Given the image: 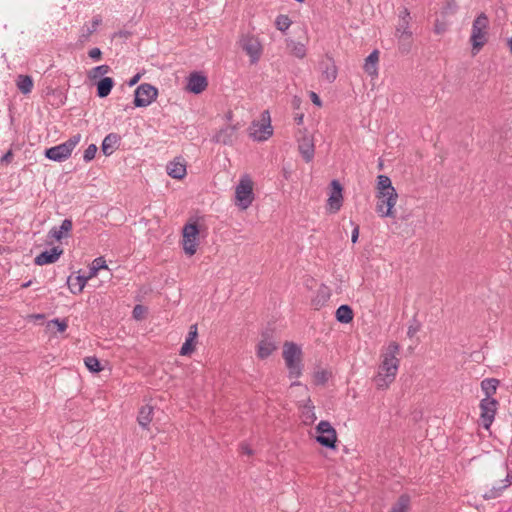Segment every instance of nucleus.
<instances>
[{
	"label": "nucleus",
	"instance_id": "nucleus-1",
	"mask_svg": "<svg viewBox=\"0 0 512 512\" xmlns=\"http://www.w3.org/2000/svg\"><path fill=\"white\" fill-rule=\"evenodd\" d=\"M400 349V345L392 341L382 352L379 372L375 377V382L379 389L387 388L395 380L400 365V359L397 358Z\"/></svg>",
	"mask_w": 512,
	"mask_h": 512
},
{
	"label": "nucleus",
	"instance_id": "nucleus-2",
	"mask_svg": "<svg viewBox=\"0 0 512 512\" xmlns=\"http://www.w3.org/2000/svg\"><path fill=\"white\" fill-rule=\"evenodd\" d=\"M282 356L288 369V377L296 379L301 377L304 369L301 347L294 342L286 341L283 345Z\"/></svg>",
	"mask_w": 512,
	"mask_h": 512
},
{
	"label": "nucleus",
	"instance_id": "nucleus-3",
	"mask_svg": "<svg viewBox=\"0 0 512 512\" xmlns=\"http://www.w3.org/2000/svg\"><path fill=\"white\" fill-rule=\"evenodd\" d=\"M489 19L484 12H481L473 21L470 42L475 55L487 43V30Z\"/></svg>",
	"mask_w": 512,
	"mask_h": 512
},
{
	"label": "nucleus",
	"instance_id": "nucleus-4",
	"mask_svg": "<svg viewBox=\"0 0 512 512\" xmlns=\"http://www.w3.org/2000/svg\"><path fill=\"white\" fill-rule=\"evenodd\" d=\"M80 140H81V134L77 133V134L71 136L65 142L45 149L44 156L47 159L54 161V162L66 161L71 156L73 150L79 144Z\"/></svg>",
	"mask_w": 512,
	"mask_h": 512
},
{
	"label": "nucleus",
	"instance_id": "nucleus-5",
	"mask_svg": "<svg viewBox=\"0 0 512 512\" xmlns=\"http://www.w3.org/2000/svg\"><path fill=\"white\" fill-rule=\"evenodd\" d=\"M200 227L197 221L188 222L182 229V245L184 252L193 256L197 251Z\"/></svg>",
	"mask_w": 512,
	"mask_h": 512
},
{
	"label": "nucleus",
	"instance_id": "nucleus-6",
	"mask_svg": "<svg viewBox=\"0 0 512 512\" xmlns=\"http://www.w3.org/2000/svg\"><path fill=\"white\" fill-rule=\"evenodd\" d=\"M317 436L316 441L327 449H335L337 442V433L330 422L321 420L315 428Z\"/></svg>",
	"mask_w": 512,
	"mask_h": 512
},
{
	"label": "nucleus",
	"instance_id": "nucleus-7",
	"mask_svg": "<svg viewBox=\"0 0 512 512\" xmlns=\"http://www.w3.org/2000/svg\"><path fill=\"white\" fill-rule=\"evenodd\" d=\"M377 205H376V211L379 214V216L386 218V217H395L394 212V206L398 199L397 192L393 193H382L377 195Z\"/></svg>",
	"mask_w": 512,
	"mask_h": 512
},
{
	"label": "nucleus",
	"instance_id": "nucleus-8",
	"mask_svg": "<svg viewBox=\"0 0 512 512\" xmlns=\"http://www.w3.org/2000/svg\"><path fill=\"white\" fill-rule=\"evenodd\" d=\"M252 126L256 127L253 132H250V136L258 141H265L273 134V128L271 126V118L268 110L261 113V122H252Z\"/></svg>",
	"mask_w": 512,
	"mask_h": 512
},
{
	"label": "nucleus",
	"instance_id": "nucleus-9",
	"mask_svg": "<svg viewBox=\"0 0 512 512\" xmlns=\"http://www.w3.org/2000/svg\"><path fill=\"white\" fill-rule=\"evenodd\" d=\"M235 197L241 209H247L254 200L253 185L250 179H241L236 186Z\"/></svg>",
	"mask_w": 512,
	"mask_h": 512
},
{
	"label": "nucleus",
	"instance_id": "nucleus-10",
	"mask_svg": "<svg viewBox=\"0 0 512 512\" xmlns=\"http://www.w3.org/2000/svg\"><path fill=\"white\" fill-rule=\"evenodd\" d=\"M158 95L156 87L144 83L139 85L134 92V105L136 107L148 106Z\"/></svg>",
	"mask_w": 512,
	"mask_h": 512
},
{
	"label": "nucleus",
	"instance_id": "nucleus-11",
	"mask_svg": "<svg viewBox=\"0 0 512 512\" xmlns=\"http://www.w3.org/2000/svg\"><path fill=\"white\" fill-rule=\"evenodd\" d=\"M499 402L496 399L483 398L480 401V420L483 428L489 429L495 419Z\"/></svg>",
	"mask_w": 512,
	"mask_h": 512
},
{
	"label": "nucleus",
	"instance_id": "nucleus-12",
	"mask_svg": "<svg viewBox=\"0 0 512 512\" xmlns=\"http://www.w3.org/2000/svg\"><path fill=\"white\" fill-rule=\"evenodd\" d=\"M238 124L226 125L211 138V141L225 146H232L238 139Z\"/></svg>",
	"mask_w": 512,
	"mask_h": 512
},
{
	"label": "nucleus",
	"instance_id": "nucleus-13",
	"mask_svg": "<svg viewBox=\"0 0 512 512\" xmlns=\"http://www.w3.org/2000/svg\"><path fill=\"white\" fill-rule=\"evenodd\" d=\"M277 349L273 331L266 330L261 334V340L258 343L257 356L260 359L268 358Z\"/></svg>",
	"mask_w": 512,
	"mask_h": 512
},
{
	"label": "nucleus",
	"instance_id": "nucleus-14",
	"mask_svg": "<svg viewBox=\"0 0 512 512\" xmlns=\"http://www.w3.org/2000/svg\"><path fill=\"white\" fill-rule=\"evenodd\" d=\"M208 86V79L202 73L194 71L187 78L186 90L190 93L198 95L202 93Z\"/></svg>",
	"mask_w": 512,
	"mask_h": 512
},
{
	"label": "nucleus",
	"instance_id": "nucleus-15",
	"mask_svg": "<svg viewBox=\"0 0 512 512\" xmlns=\"http://www.w3.org/2000/svg\"><path fill=\"white\" fill-rule=\"evenodd\" d=\"M167 174L177 180L183 179L187 174V163L182 156L175 157L166 165Z\"/></svg>",
	"mask_w": 512,
	"mask_h": 512
},
{
	"label": "nucleus",
	"instance_id": "nucleus-16",
	"mask_svg": "<svg viewBox=\"0 0 512 512\" xmlns=\"http://www.w3.org/2000/svg\"><path fill=\"white\" fill-rule=\"evenodd\" d=\"M331 192L328 198V204L331 212H337L340 210L343 202V187L341 183L334 179L330 183Z\"/></svg>",
	"mask_w": 512,
	"mask_h": 512
},
{
	"label": "nucleus",
	"instance_id": "nucleus-17",
	"mask_svg": "<svg viewBox=\"0 0 512 512\" xmlns=\"http://www.w3.org/2000/svg\"><path fill=\"white\" fill-rule=\"evenodd\" d=\"M241 47L250 56L251 63H255L259 60L262 47L257 39L246 36L241 40Z\"/></svg>",
	"mask_w": 512,
	"mask_h": 512
},
{
	"label": "nucleus",
	"instance_id": "nucleus-18",
	"mask_svg": "<svg viewBox=\"0 0 512 512\" xmlns=\"http://www.w3.org/2000/svg\"><path fill=\"white\" fill-rule=\"evenodd\" d=\"M63 254V249L60 247H53L49 250L42 251L34 259V263L39 266L52 264L56 262Z\"/></svg>",
	"mask_w": 512,
	"mask_h": 512
},
{
	"label": "nucleus",
	"instance_id": "nucleus-19",
	"mask_svg": "<svg viewBox=\"0 0 512 512\" xmlns=\"http://www.w3.org/2000/svg\"><path fill=\"white\" fill-rule=\"evenodd\" d=\"M197 338H198L197 325L193 324L190 326V329H189L188 335L185 339V342L183 343V345L180 349V355L188 356V355L192 354L196 347Z\"/></svg>",
	"mask_w": 512,
	"mask_h": 512
},
{
	"label": "nucleus",
	"instance_id": "nucleus-20",
	"mask_svg": "<svg viewBox=\"0 0 512 512\" xmlns=\"http://www.w3.org/2000/svg\"><path fill=\"white\" fill-rule=\"evenodd\" d=\"M298 150L306 163L311 162L315 154V147L312 138L304 136L299 140Z\"/></svg>",
	"mask_w": 512,
	"mask_h": 512
},
{
	"label": "nucleus",
	"instance_id": "nucleus-21",
	"mask_svg": "<svg viewBox=\"0 0 512 512\" xmlns=\"http://www.w3.org/2000/svg\"><path fill=\"white\" fill-rule=\"evenodd\" d=\"M121 141V136L117 133H109L105 136L101 144V151L105 156H110L116 149H118Z\"/></svg>",
	"mask_w": 512,
	"mask_h": 512
},
{
	"label": "nucleus",
	"instance_id": "nucleus-22",
	"mask_svg": "<svg viewBox=\"0 0 512 512\" xmlns=\"http://www.w3.org/2000/svg\"><path fill=\"white\" fill-rule=\"evenodd\" d=\"M320 69L322 71L323 77L329 82L332 83L335 81L337 77V67L332 57H326L325 61H321L319 63Z\"/></svg>",
	"mask_w": 512,
	"mask_h": 512
},
{
	"label": "nucleus",
	"instance_id": "nucleus-23",
	"mask_svg": "<svg viewBox=\"0 0 512 512\" xmlns=\"http://www.w3.org/2000/svg\"><path fill=\"white\" fill-rule=\"evenodd\" d=\"M89 279L90 278H87V276H83V275H77L75 277L70 275L67 278V286L72 294L77 295L83 291V289Z\"/></svg>",
	"mask_w": 512,
	"mask_h": 512
},
{
	"label": "nucleus",
	"instance_id": "nucleus-24",
	"mask_svg": "<svg viewBox=\"0 0 512 512\" xmlns=\"http://www.w3.org/2000/svg\"><path fill=\"white\" fill-rule=\"evenodd\" d=\"M114 84H115V82H114L113 78H111V77L104 76V77L100 78L96 82L97 96L99 98L107 97L111 93V91L114 87Z\"/></svg>",
	"mask_w": 512,
	"mask_h": 512
},
{
	"label": "nucleus",
	"instance_id": "nucleus-25",
	"mask_svg": "<svg viewBox=\"0 0 512 512\" xmlns=\"http://www.w3.org/2000/svg\"><path fill=\"white\" fill-rule=\"evenodd\" d=\"M335 318L339 323L349 324L354 318L353 309L347 304H342L337 308Z\"/></svg>",
	"mask_w": 512,
	"mask_h": 512
},
{
	"label": "nucleus",
	"instance_id": "nucleus-26",
	"mask_svg": "<svg viewBox=\"0 0 512 512\" xmlns=\"http://www.w3.org/2000/svg\"><path fill=\"white\" fill-rule=\"evenodd\" d=\"M500 384V381L496 378H485L481 381V390L483 391L485 397L489 400L494 399L493 395L496 393L497 388Z\"/></svg>",
	"mask_w": 512,
	"mask_h": 512
},
{
	"label": "nucleus",
	"instance_id": "nucleus-27",
	"mask_svg": "<svg viewBox=\"0 0 512 512\" xmlns=\"http://www.w3.org/2000/svg\"><path fill=\"white\" fill-rule=\"evenodd\" d=\"M73 226L71 219H64L59 227H53L49 234L51 237L60 241L63 237H65L69 231H71Z\"/></svg>",
	"mask_w": 512,
	"mask_h": 512
},
{
	"label": "nucleus",
	"instance_id": "nucleus-28",
	"mask_svg": "<svg viewBox=\"0 0 512 512\" xmlns=\"http://www.w3.org/2000/svg\"><path fill=\"white\" fill-rule=\"evenodd\" d=\"M101 23L102 17L100 15L94 16L91 23L89 25H84L82 28V34L80 35L79 41L82 43L87 41L90 36L97 30Z\"/></svg>",
	"mask_w": 512,
	"mask_h": 512
},
{
	"label": "nucleus",
	"instance_id": "nucleus-29",
	"mask_svg": "<svg viewBox=\"0 0 512 512\" xmlns=\"http://www.w3.org/2000/svg\"><path fill=\"white\" fill-rule=\"evenodd\" d=\"M15 82L18 90L21 93H23L24 95L31 93L34 86V81L30 75L20 74L17 76Z\"/></svg>",
	"mask_w": 512,
	"mask_h": 512
},
{
	"label": "nucleus",
	"instance_id": "nucleus-30",
	"mask_svg": "<svg viewBox=\"0 0 512 512\" xmlns=\"http://www.w3.org/2000/svg\"><path fill=\"white\" fill-rule=\"evenodd\" d=\"M379 61L378 50H373L365 59L364 70L370 76L377 75V63Z\"/></svg>",
	"mask_w": 512,
	"mask_h": 512
},
{
	"label": "nucleus",
	"instance_id": "nucleus-31",
	"mask_svg": "<svg viewBox=\"0 0 512 512\" xmlns=\"http://www.w3.org/2000/svg\"><path fill=\"white\" fill-rule=\"evenodd\" d=\"M377 195L382 193H393L396 189L393 187L391 179L387 175H378L377 177Z\"/></svg>",
	"mask_w": 512,
	"mask_h": 512
},
{
	"label": "nucleus",
	"instance_id": "nucleus-32",
	"mask_svg": "<svg viewBox=\"0 0 512 512\" xmlns=\"http://www.w3.org/2000/svg\"><path fill=\"white\" fill-rule=\"evenodd\" d=\"M330 296L331 294L329 288L325 285H322L319 288L316 297L312 300V303L316 309H319L325 305V303L330 299Z\"/></svg>",
	"mask_w": 512,
	"mask_h": 512
},
{
	"label": "nucleus",
	"instance_id": "nucleus-33",
	"mask_svg": "<svg viewBox=\"0 0 512 512\" xmlns=\"http://www.w3.org/2000/svg\"><path fill=\"white\" fill-rule=\"evenodd\" d=\"M411 498L408 494H401L392 505L390 512H407L410 507Z\"/></svg>",
	"mask_w": 512,
	"mask_h": 512
},
{
	"label": "nucleus",
	"instance_id": "nucleus-34",
	"mask_svg": "<svg viewBox=\"0 0 512 512\" xmlns=\"http://www.w3.org/2000/svg\"><path fill=\"white\" fill-rule=\"evenodd\" d=\"M153 407L149 405H145L141 407L138 414V423L142 427H147L152 420Z\"/></svg>",
	"mask_w": 512,
	"mask_h": 512
},
{
	"label": "nucleus",
	"instance_id": "nucleus-35",
	"mask_svg": "<svg viewBox=\"0 0 512 512\" xmlns=\"http://www.w3.org/2000/svg\"><path fill=\"white\" fill-rule=\"evenodd\" d=\"M101 269H108V267L104 257H97L92 261L89 267L87 278L91 279L95 277Z\"/></svg>",
	"mask_w": 512,
	"mask_h": 512
},
{
	"label": "nucleus",
	"instance_id": "nucleus-36",
	"mask_svg": "<svg viewBox=\"0 0 512 512\" xmlns=\"http://www.w3.org/2000/svg\"><path fill=\"white\" fill-rule=\"evenodd\" d=\"M110 70H111L110 66H108L107 64L99 65V66L92 68L88 72L87 76L90 80H96L100 76H104V75L108 74L110 72Z\"/></svg>",
	"mask_w": 512,
	"mask_h": 512
},
{
	"label": "nucleus",
	"instance_id": "nucleus-37",
	"mask_svg": "<svg viewBox=\"0 0 512 512\" xmlns=\"http://www.w3.org/2000/svg\"><path fill=\"white\" fill-rule=\"evenodd\" d=\"M395 35H403L406 38H412V31L410 30V20H399L396 26Z\"/></svg>",
	"mask_w": 512,
	"mask_h": 512
},
{
	"label": "nucleus",
	"instance_id": "nucleus-38",
	"mask_svg": "<svg viewBox=\"0 0 512 512\" xmlns=\"http://www.w3.org/2000/svg\"><path fill=\"white\" fill-rule=\"evenodd\" d=\"M86 368L92 373H99L102 370L99 359L95 356H88L84 358Z\"/></svg>",
	"mask_w": 512,
	"mask_h": 512
},
{
	"label": "nucleus",
	"instance_id": "nucleus-39",
	"mask_svg": "<svg viewBox=\"0 0 512 512\" xmlns=\"http://www.w3.org/2000/svg\"><path fill=\"white\" fill-rule=\"evenodd\" d=\"M303 417L305 418V424H312L316 420V415L314 413V406L310 399H308V403L305 405V410L303 411Z\"/></svg>",
	"mask_w": 512,
	"mask_h": 512
},
{
	"label": "nucleus",
	"instance_id": "nucleus-40",
	"mask_svg": "<svg viewBox=\"0 0 512 512\" xmlns=\"http://www.w3.org/2000/svg\"><path fill=\"white\" fill-rule=\"evenodd\" d=\"M291 20L287 15L280 14L276 17L275 26L281 32H285L291 25Z\"/></svg>",
	"mask_w": 512,
	"mask_h": 512
},
{
	"label": "nucleus",
	"instance_id": "nucleus-41",
	"mask_svg": "<svg viewBox=\"0 0 512 512\" xmlns=\"http://www.w3.org/2000/svg\"><path fill=\"white\" fill-rule=\"evenodd\" d=\"M399 40V51L402 54H408L411 50L412 38H406L403 35L397 36Z\"/></svg>",
	"mask_w": 512,
	"mask_h": 512
},
{
	"label": "nucleus",
	"instance_id": "nucleus-42",
	"mask_svg": "<svg viewBox=\"0 0 512 512\" xmlns=\"http://www.w3.org/2000/svg\"><path fill=\"white\" fill-rule=\"evenodd\" d=\"M505 488H507V485L492 487L491 489H489L487 492H485L483 494V498L485 500H491V499L498 498Z\"/></svg>",
	"mask_w": 512,
	"mask_h": 512
},
{
	"label": "nucleus",
	"instance_id": "nucleus-43",
	"mask_svg": "<svg viewBox=\"0 0 512 512\" xmlns=\"http://www.w3.org/2000/svg\"><path fill=\"white\" fill-rule=\"evenodd\" d=\"M330 373L326 370H318L313 374L314 383L316 385H324L328 381Z\"/></svg>",
	"mask_w": 512,
	"mask_h": 512
},
{
	"label": "nucleus",
	"instance_id": "nucleus-44",
	"mask_svg": "<svg viewBox=\"0 0 512 512\" xmlns=\"http://www.w3.org/2000/svg\"><path fill=\"white\" fill-rule=\"evenodd\" d=\"M97 146L95 144H90L83 153V160L84 162L88 163L92 161L95 158V155L97 153Z\"/></svg>",
	"mask_w": 512,
	"mask_h": 512
},
{
	"label": "nucleus",
	"instance_id": "nucleus-45",
	"mask_svg": "<svg viewBox=\"0 0 512 512\" xmlns=\"http://www.w3.org/2000/svg\"><path fill=\"white\" fill-rule=\"evenodd\" d=\"M458 9V5L455 0H448L445 7L441 11L443 17L454 14Z\"/></svg>",
	"mask_w": 512,
	"mask_h": 512
},
{
	"label": "nucleus",
	"instance_id": "nucleus-46",
	"mask_svg": "<svg viewBox=\"0 0 512 512\" xmlns=\"http://www.w3.org/2000/svg\"><path fill=\"white\" fill-rule=\"evenodd\" d=\"M306 47L303 43H300V42H293V46H292V53L294 56H296L297 58H304L306 56Z\"/></svg>",
	"mask_w": 512,
	"mask_h": 512
},
{
	"label": "nucleus",
	"instance_id": "nucleus-47",
	"mask_svg": "<svg viewBox=\"0 0 512 512\" xmlns=\"http://www.w3.org/2000/svg\"><path fill=\"white\" fill-rule=\"evenodd\" d=\"M147 312V308L141 304L135 305L132 311L133 318L136 320L143 319L144 315Z\"/></svg>",
	"mask_w": 512,
	"mask_h": 512
},
{
	"label": "nucleus",
	"instance_id": "nucleus-48",
	"mask_svg": "<svg viewBox=\"0 0 512 512\" xmlns=\"http://www.w3.org/2000/svg\"><path fill=\"white\" fill-rule=\"evenodd\" d=\"M50 324L56 326L57 331L60 333L64 332L68 327L67 320L65 319L55 318L50 321Z\"/></svg>",
	"mask_w": 512,
	"mask_h": 512
},
{
	"label": "nucleus",
	"instance_id": "nucleus-49",
	"mask_svg": "<svg viewBox=\"0 0 512 512\" xmlns=\"http://www.w3.org/2000/svg\"><path fill=\"white\" fill-rule=\"evenodd\" d=\"M447 22L436 19L434 24V32L438 35L443 34L447 30Z\"/></svg>",
	"mask_w": 512,
	"mask_h": 512
},
{
	"label": "nucleus",
	"instance_id": "nucleus-50",
	"mask_svg": "<svg viewBox=\"0 0 512 512\" xmlns=\"http://www.w3.org/2000/svg\"><path fill=\"white\" fill-rule=\"evenodd\" d=\"M420 323L414 318L412 323L408 327V337H413L420 330Z\"/></svg>",
	"mask_w": 512,
	"mask_h": 512
},
{
	"label": "nucleus",
	"instance_id": "nucleus-51",
	"mask_svg": "<svg viewBox=\"0 0 512 512\" xmlns=\"http://www.w3.org/2000/svg\"><path fill=\"white\" fill-rule=\"evenodd\" d=\"M102 51L100 50V48L98 47H94L92 49H90L88 51V56L93 60V61H100L102 59Z\"/></svg>",
	"mask_w": 512,
	"mask_h": 512
},
{
	"label": "nucleus",
	"instance_id": "nucleus-52",
	"mask_svg": "<svg viewBox=\"0 0 512 512\" xmlns=\"http://www.w3.org/2000/svg\"><path fill=\"white\" fill-rule=\"evenodd\" d=\"M351 224L354 226L353 230H352V234H351V241L353 244H355L357 241H358V238H359V225L358 224H355L353 221H350Z\"/></svg>",
	"mask_w": 512,
	"mask_h": 512
},
{
	"label": "nucleus",
	"instance_id": "nucleus-53",
	"mask_svg": "<svg viewBox=\"0 0 512 512\" xmlns=\"http://www.w3.org/2000/svg\"><path fill=\"white\" fill-rule=\"evenodd\" d=\"M13 152L12 150H8L2 157H1V160H0V163L1 164H10L12 162V159H13Z\"/></svg>",
	"mask_w": 512,
	"mask_h": 512
},
{
	"label": "nucleus",
	"instance_id": "nucleus-54",
	"mask_svg": "<svg viewBox=\"0 0 512 512\" xmlns=\"http://www.w3.org/2000/svg\"><path fill=\"white\" fill-rule=\"evenodd\" d=\"M399 20H411L410 12L408 8L403 7L399 12Z\"/></svg>",
	"mask_w": 512,
	"mask_h": 512
},
{
	"label": "nucleus",
	"instance_id": "nucleus-55",
	"mask_svg": "<svg viewBox=\"0 0 512 512\" xmlns=\"http://www.w3.org/2000/svg\"><path fill=\"white\" fill-rule=\"evenodd\" d=\"M310 98L313 104H315L318 107L322 106V100L320 99L319 95L315 92H310Z\"/></svg>",
	"mask_w": 512,
	"mask_h": 512
},
{
	"label": "nucleus",
	"instance_id": "nucleus-56",
	"mask_svg": "<svg viewBox=\"0 0 512 512\" xmlns=\"http://www.w3.org/2000/svg\"><path fill=\"white\" fill-rule=\"evenodd\" d=\"M140 78H141V75H140V74H135V75H134V76H133V77H132L128 82H127V84H128L130 87H132V86L136 85V84L139 82Z\"/></svg>",
	"mask_w": 512,
	"mask_h": 512
},
{
	"label": "nucleus",
	"instance_id": "nucleus-57",
	"mask_svg": "<svg viewBox=\"0 0 512 512\" xmlns=\"http://www.w3.org/2000/svg\"><path fill=\"white\" fill-rule=\"evenodd\" d=\"M241 450H242V453H244V454H247V455L253 454L252 449L247 444H244V443L241 444Z\"/></svg>",
	"mask_w": 512,
	"mask_h": 512
},
{
	"label": "nucleus",
	"instance_id": "nucleus-58",
	"mask_svg": "<svg viewBox=\"0 0 512 512\" xmlns=\"http://www.w3.org/2000/svg\"><path fill=\"white\" fill-rule=\"evenodd\" d=\"M303 119H304V115L303 114H298L294 118V120H295L297 125L303 124Z\"/></svg>",
	"mask_w": 512,
	"mask_h": 512
},
{
	"label": "nucleus",
	"instance_id": "nucleus-59",
	"mask_svg": "<svg viewBox=\"0 0 512 512\" xmlns=\"http://www.w3.org/2000/svg\"><path fill=\"white\" fill-rule=\"evenodd\" d=\"M503 481L505 482L504 485H507V487H508L509 485L512 484V475L508 474Z\"/></svg>",
	"mask_w": 512,
	"mask_h": 512
},
{
	"label": "nucleus",
	"instance_id": "nucleus-60",
	"mask_svg": "<svg viewBox=\"0 0 512 512\" xmlns=\"http://www.w3.org/2000/svg\"><path fill=\"white\" fill-rule=\"evenodd\" d=\"M32 285V280H28L24 283H22L21 288H28Z\"/></svg>",
	"mask_w": 512,
	"mask_h": 512
},
{
	"label": "nucleus",
	"instance_id": "nucleus-61",
	"mask_svg": "<svg viewBox=\"0 0 512 512\" xmlns=\"http://www.w3.org/2000/svg\"><path fill=\"white\" fill-rule=\"evenodd\" d=\"M507 46L509 48L510 53L512 54V36L507 40Z\"/></svg>",
	"mask_w": 512,
	"mask_h": 512
},
{
	"label": "nucleus",
	"instance_id": "nucleus-62",
	"mask_svg": "<svg viewBox=\"0 0 512 512\" xmlns=\"http://www.w3.org/2000/svg\"><path fill=\"white\" fill-rule=\"evenodd\" d=\"M299 103H300V100H299L298 98H295V99L293 100V105H294V107H295V108H296V107H299Z\"/></svg>",
	"mask_w": 512,
	"mask_h": 512
},
{
	"label": "nucleus",
	"instance_id": "nucleus-63",
	"mask_svg": "<svg viewBox=\"0 0 512 512\" xmlns=\"http://www.w3.org/2000/svg\"><path fill=\"white\" fill-rule=\"evenodd\" d=\"M226 119H227V120H229V121L232 119V112H231V111H229V112L226 114Z\"/></svg>",
	"mask_w": 512,
	"mask_h": 512
},
{
	"label": "nucleus",
	"instance_id": "nucleus-64",
	"mask_svg": "<svg viewBox=\"0 0 512 512\" xmlns=\"http://www.w3.org/2000/svg\"><path fill=\"white\" fill-rule=\"evenodd\" d=\"M301 383L299 381L292 382L291 386H299Z\"/></svg>",
	"mask_w": 512,
	"mask_h": 512
}]
</instances>
